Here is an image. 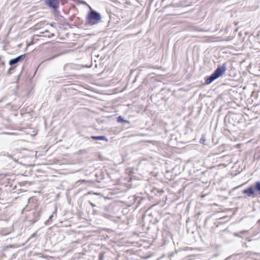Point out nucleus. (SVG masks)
I'll list each match as a JSON object with an SVG mask.
<instances>
[{
	"mask_svg": "<svg viewBox=\"0 0 260 260\" xmlns=\"http://www.w3.org/2000/svg\"><path fill=\"white\" fill-rule=\"evenodd\" d=\"M86 17V22L90 25H95L101 21V15L99 13L92 10L91 7Z\"/></svg>",
	"mask_w": 260,
	"mask_h": 260,
	"instance_id": "nucleus-1",
	"label": "nucleus"
},
{
	"mask_svg": "<svg viewBox=\"0 0 260 260\" xmlns=\"http://www.w3.org/2000/svg\"><path fill=\"white\" fill-rule=\"evenodd\" d=\"M226 71V68L224 66H221L218 67L216 70L214 71V72L212 74V81L218 78L220 76H221L224 73V72Z\"/></svg>",
	"mask_w": 260,
	"mask_h": 260,
	"instance_id": "nucleus-2",
	"label": "nucleus"
},
{
	"mask_svg": "<svg viewBox=\"0 0 260 260\" xmlns=\"http://www.w3.org/2000/svg\"><path fill=\"white\" fill-rule=\"evenodd\" d=\"M25 57H26L25 54L19 55V56L15 57V58L11 59L9 62V64L10 66L15 65L17 63H18L21 62V61H22L23 60H24L25 58Z\"/></svg>",
	"mask_w": 260,
	"mask_h": 260,
	"instance_id": "nucleus-3",
	"label": "nucleus"
},
{
	"mask_svg": "<svg viewBox=\"0 0 260 260\" xmlns=\"http://www.w3.org/2000/svg\"><path fill=\"white\" fill-rule=\"evenodd\" d=\"M46 4L53 9H56L59 7L58 0H45Z\"/></svg>",
	"mask_w": 260,
	"mask_h": 260,
	"instance_id": "nucleus-4",
	"label": "nucleus"
},
{
	"mask_svg": "<svg viewBox=\"0 0 260 260\" xmlns=\"http://www.w3.org/2000/svg\"><path fill=\"white\" fill-rule=\"evenodd\" d=\"M243 193L246 194L248 197L253 196L254 191L252 187H250L243 190Z\"/></svg>",
	"mask_w": 260,
	"mask_h": 260,
	"instance_id": "nucleus-5",
	"label": "nucleus"
},
{
	"mask_svg": "<svg viewBox=\"0 0 260 260\" xmlns=\"http://www.w3.org/2000/svg\"><path fill=\"white\" fill-rule=\"evenodd\" d=\"M91 138L93 140H104L106 142H108V139L104 136H91Z\"/></svg>",
	"mask_w": 260,
	"mask_h": 260,
	"instance_id": "nucleus-6",
	"label": "nucleus"
},
{
	"mask_svg": "<svg viewBox=\"0 0 260 260\" xmlns=\"http://www.w3.org/2000/svg\"><path fill=\"white\" fill-rule=\"evenodd\" d=\"M117 121L119 123H126L127 122L126 120L123 119L121 116L117 117Z\"/></svg>",
	"mask_w": 260,
	"mask_h": 260,
	"instance_id": "nucleus-7",
	"label": "nucleus"
},
{
	"mask_svg": "<svg viewBox=\"0 0 260 260\" xmlns=\"http://www.w3.org/2000/svg\"><path fill=\"white\" fill-rule=\"evenodd\" d=\"M55 212H56V210L49 216L48 219L45 221V224L47 225V224H49V222L52 220V218L53 217V214Z\"/></svg>",
	"mask_w": 260,
	"mask_h": 260,
	"instance_id": "nucleus-8",
	"label": "nucleus"
},
{
	"mask_svg": "<svg viewBox=\"0 0 260 260\" xmlns=\"http://www.w3.org/2000/svg\"><path fill=\"white\" fill-rule=\"evenodd\" d=\"M255 189L260 192V182L257 181L255 183Z\"/></svg>",
	"mask_w": 260,
	"mask_h": 260,
	"instance_id": "nucleus-9",
	"label": "nucleus"
},
{
	"mask_svg": "<svg viewBox=\"0 0 260 260\" xmlns=\"http://www.w3.org/2000/svg\"><path fill=\"white\" fill-rule=\"evenodd\" d=\"M211 83V76H208L205 81L206 84H209Z\"/></svg>",
	"mask_w": 260,
	"mask_h": 260,
	"instance_id": "nucleus-10",
	"label": "nucleus"
},
{
	"mask_svg": "<svg viewBox=\"0 0 260 260\" xmlns=\"http://www.w3.org/2000/svg\"><path fill=\"white\" fill-rule=\"evenodd\" d=\"M58 56V55H54V56H52V57H50V58H48V59H47L45 60L44 61H47V60H52V59H53V58H55V57H56V56Z\"/></svg>",
	"mask_w": 260,
	"mask_h": 260,
	"instance_id": "nucleus-11",
	"label": "nucleus"
},
{
	"mask_svg": "<svg viewBox=\"0 0 260 260\" xmlns=\"http://www.w3.org/2000/svg\"><path fill=\"white\" fill-rule=\"evenodd\" d=\"M205 141V140L203 139V138H202V139H201L200 142L202 143V141Z\"/></svg>",
	"mask_w": 260,
	"mask_h": 260,
	"instance_id": "nucleus-12",
	"label": "nucleus"
},
{
	"mask_svg": "<svg viewBox=\"0 0 260 260\" xmlns=\"http://www.w3.org/2000/svg\"><path fill=\"white\" fill-rule=\"evenodd\" d=\"M53 36H54V34H52L51 35V36H48V38H50V37H53Z\"/></svg>",
	"mask_w": 260,
	"mask_h": 260,
	"instance_id": "nucleus-13",
	"label": "nucleus"
},
{
	"mask_svg": "<svg viewBox=\"0 0 260 260\" xmlns=\"http://www.w3.org/2000/svg\"><path fill=\"white\" fill-rule=\"evenodd\" d=\"M11 70H12V68H10V69H9V72H10V71H11Z\"/></svg>",
	"mask_w": 260,
	"mask_h": 260,
	"instance_id": "nucleus-14",
	"label": "nucleus"
},
{
	"mask_svg": "<svg viewBox=\"0 0 260 260\" xmlns=\"http://www.w3.org/2000/svg\"><path fill=\"white\" fill-rule=\"evenodd\" d=\"M81 3L82 4H86V3L85 2H84V1L82 2Z\"/></svg>",
	"mask_w": 260,
	"mask_h": 260,
	"instance_id": "nucleus-15",
	"label": "nucleus"
},
{
	"mask_svg": "<svg viewBox=\"0 0 260 260\" xmlns=\"http://www.w3.org/2000/svg\"><path fill=\"white\" fill-rule=\"evenodd\" d=\"M91 205L92 206H94V205L92 203H91Z\"/></svg>",
	"mask_w": 260,
	"mask_h": 260,
	"instance_id": "nucleus-16",
	"label": "nucleus"
},
{
	"mask_svg": "<svg viewBox=\"0 0 260 260\" xmlns=\"http://www.w3.org/2000/svg\"><path fill=\"white\" fill-rule=\"evenodd\" d=\"M74 1H76V0H73Z\"/></svg>",
	"mask_w": 260,
	"mask_h": 260,
	"instance_id": "nucleus-17",
	"label": "nucleus"
}]
</instances>
